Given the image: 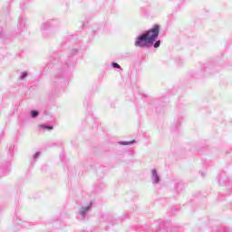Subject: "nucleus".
Here are the masks:
<instances>
[{
  "label": "nucleus",
  "mask_w": 232,
  "mask_h": 232,
  "mask_svg": "<svg viewBox=\"0 0 232 232\" xmlns=\"http://www.w3.org/2000/svg\"><path fill=\"white\" fill-rule=\"evenodd\" d=\"M160 32V26L157 24L154 25L150 30L147 31L145 34H141L136 39L135 46L144 48V46L153 44V43L157 41Z\"/></svg>",
  "instance_id": "obj_1"
},
{
  "label": "nucleus",
  "mask_w": 232,
  "mask_h": 232,
  "mask_svg": "<svg viewBox=\"0 0 232 232\" xmlns=\"http://www.w3.org/2000/svg\"><path fill=\"white\" fill-rule=\"evenodd\" d=\"M120 144H121V146H130V144H135V140H132L131 141H121Z\"/></svg>",
  "instance_id": "obj_2"
},
{
  "label": "nucleus",
  "mask_w": 232,
  "mask_h": 232,
  "mask_svg": "<svg viewBox=\"0 0 232 232\" xmlns=\"http://www.w3.org/2000/svg\"><path fill=\"white\" fill-rule=\"evenodd\" d=\"M39 128L44 130H53V126L39 125Z\"/></svg>",
  "instance_id": "obj_3"
},
{
  "label": "nucleus",
  "mask_w": 232,
  "mask_h": 232,
  "mask_svg": "<svg viewBox=\"0 0 232 232\" xmlns=\"http://www.w3.org/2000/svg\"><path fill=\"white\" fill-rule=\"evenodd\" d=\"M37 115H39V111H32V117L35 118V117H37Z\"/></svg>",
  "instance_id": "obj_4"
},
{
  "label": "nucleus",
  "mask_w": 232,
  "mask_h": 232,
  "mask_svg": "<svg viewBox=\"0 0 232 232\" xmlns=\"http://www.w3.org/2000/svg\"><path fill=\"white\" fill-rule=\"evenodd\" d=\"M111 66H112L113 68H121V65H119V63H111Z\"/></svg>",
  "instance_id": "obj_5"
},
{
  "label": "nucleus",
  "mask_w": 232,
  "mask_h": 232,
  "mask_svg": "<svg viewBox=\"0 0 232 232\" xmlns=\"http://www.w3.org/2000/svg\"><path fill=\"white\" fill-rule=\"evenodd\" d=\"M159 46H160V41H157V42L154 44V48H159Z\"/></svg>",
  "instance_id": "obj_6"
}]
</instances>
